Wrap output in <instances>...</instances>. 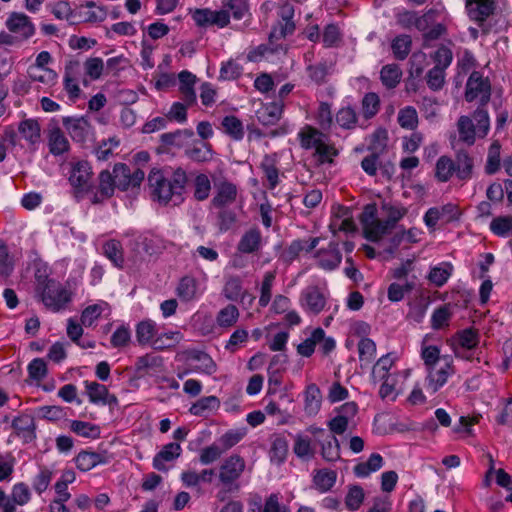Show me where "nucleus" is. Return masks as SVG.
<instances>
[{
  "instance_id": "nucleus-1",
  "label": "nucleus",
  "mask_w": 512,
  "mask_h": 512,
  "mask_svg": "<svg viewBox=\"0 0 512 512\" xmlns=\"http://www.w3.org/2000/svg\"><path fill=\"white\" fill-rule=\"evenodd\" d=\"M188 176L184 169L153 168L148 175L151 197L162 205H179L184 201Z\"/></svg>"
},
{
  "instance_id": "nucleus-2",
  "label": "nucleus",
  "mask_w": 512,
  "mask_h": 512,
  "mask_svg": "<svg viewBox=\"0 0 512 512\" xmlns=\"http://www.w3.org/2000/svg\"><path fill=\"white\" fill-rule=\"evenodd\" d=\"M222 9L212 11L208 8L195 9L192 19L199 27L216 25L224 28L230 23V11L236 20H241L249 11L248 0H222Z\"/></svg>"
},
{
  "instance_id": "nucleus-3",
  "label": "nucleus",
  "mask_w": 512,
  "mask_h": 512,
  "mask_svg": "<svg viewBox=\"0 0 512 512\" xmlns=\"http://www.w3.org/2000/svg\"><path fill=\"white\" fill-rule=\"evenodd\" d=\"M36 295L46 308L53 312H59L71 302L72 296L61 283L46 275L36 274Z\"/></svg>"
},
{
  "instance_id": "nucleus-4",
  "label": "nucleus",
  "mask_w": 512,
  "mask_h": 512,
  "mask_svg": "<svg viewBox=\"0 0 512 512\" xmlns=\"http://www.w3.org/2000/svg\"><path fill=\"white\" fill-rule=\"evenodd\" d=\"M466 9L469 18L475 21L484 34H488L491 26L487 20L497 9V0H466Z\"/></svg>"
},
{
  "instance_id": "nucleus-5",
  "label": "nucleus",
  "mask_w": 512,
  "mask_h": 512,
  "mask_svg": "<svg viewBox=\"0 0 512 512\" xmlns=\"http://www.w3.org/2000/svg\"><path fill=\"white\" fill-rule=\"evenodd\" d=\"M91 177L92 168L87 161H78L73 165L69 182L77 199H82L86 193L92 190Z\"/></svg>"
},
{
  "instance_id": "nucleus-6",
  "label": "nucleus",
  "mask_w": 512,
  "mask_h": 512,
  "mask_svg": "<svg viewBox=\"0 0 512 512\" xmlns=\"http://www.w3.org/2000/svg\"><path fill=\"white\" fill-rule=\"evenodd\" d=\"M480 98V106H485L490 101L491 85L488 78H483L480 72L473 71L466 83L465 99L472 102Z\"/></svg>"
},
{
  "instance_id": "nucleus-7",
  "label": "nucleus",
  "mask_w": 512,
  "mask_h": 512,
  "mask_svg": "<svg viewBox=\"0 0 512 512\" xmlns=\"http://www.w3.org/2000/svg\"><path fill=\"white\" fill-rule=\"evenodd\" d=\"M278 16L280 20L273 26L269 34L270 44H273L274 40H279L293 34L295 30V23L293 21L294 6L292 4H283L279 9Z\"/></svg>"
},
{
  "instance_id": "nucleus-8",
  "label": "nucleus",
  "mask_w": 512,
  "mask_h": 512,
  "mask_svg": "<svg viewBox=\"0 0 512 512\" xmlns=\"http://www.w3.org/2000/svg\"><path fill=\"white\" fill-rule=\"evenodd\" d=\"M453 360L450 356H443V365L439 368L433 367L427 371L426 377V389L431 393L437 392L442 386H444L448 380V377L454 373Z\"/></svg>"
},
{
  "instance_id": "nucleus-9",
  "label": "nucleus",
  "mask_w": 512,
  "mask_h": 512,
  "mask_svg": "<svg viewBox=\"0 0 512 512\" xmlns=\"http://www.w3.org/2000/svg\"><path fill=\"white\" fill-rule=\"evenodd\" d=\"M6 27L17 35L21 41L28 40L35 34V25L24 13L12 12L6 20Z\"/></svg>"
},
{
  "instance_id": "nucleus-10",
  "label": "nucleus",
  "mask_w": 512,
  "mask_h": 512,
  "mask_svg": "<svg viewBox=\"0 0 512 512\" xmlns=\"http://www.w3.org/2000/svg\"><path fill=\"white\" fill-rule=\"evenodd\" d=\"M245 469L244 459L237 455H231L220 467L219 479L226 487H230Z\"/></svg>"
},
{
  "instance_id": "nucleus-11",
  "label": "nucleus",
  "mask_w": 512,
  "mask_h": 512,
  "mask_svg": "<svg viewBox=\"0 0 512 512\" xmlns=\"http://www.w3.org/2000/svg\"><path fill=\"white\" fill-rule=\"evenodd\" d=\"M238 195L237 186L224 179L215 183V195L211 200V205L215 208H224L236 201Z\"/></svg>"
},
{
  "instance_id": "nucleus-12",
  "label": "nucleus",
  "mask_w": 512,
  "mask_h": 512,
  "mask_svg": "<svg viewBox=\"0 0 512 512\" xmlns=\"http://www.w3.org/2000/svg\"><path fill=\"white\" fill-rule=\"evenodd\" d=\"M62 123L73 141L83 143L90 132V123L83 117H63Z\"/></svg>"
},
{
  "instance_id": "nucleus-13",
  "label": "nucleus",
  "mask_w": 512,
  "mask_h": 512,
  "mask_svg": "<svg viewBox=\"0 0 512 512\" xmlns=\"http://www.w3.org/2000/svg\"><path fill=\"white\" fill-rule=\"evenodd\" d=\"M457 131L459 134L458 139L456 136L450 137V143L455 149L456 144L461 142L468 146H472L476 140V127L472 119L468 116H460L457 121Z\"/></svg>"
},
{
  "instance_id": "nucleus-14",
  "label": "nucleus",
  "mask_w": 512,
  "mask_h": 512,
  "mask_svg": "<svg viewBox=\"0 0 512 512\" xmlns=\"http://www.w3.org/2000/svg\"><path fill=\"white\" fill-rule=\"evenodd\" d=\"M182 448L180 444L171 442L162 447V449L153 458V467L162 472H167L166 462H172L180 457Z\"/></svg>"
},
{
  "instance_id": "nucleus-15",
  "label": "nucleus",
  "mask_w": 512,
  "mask_h": 512,
  "mask_svg": "<svg viewBox=\"0 0 512 512\" xmlns=\"http://www.w3.org/2000/svg\"><path fill=\"white\" fill-rule=\"evenodd\" d=\"M302 305L314 314H319L325 307L326 299L318 287L306 288L301 296Z\"/></svg>"
},
{
  "instance_id": "nucleus-16",
  "label": "nucleus",
  "mask_w": 512,
  "mask_h": 512,
  "mask_svg": "<svg viewBox=\"0 0 512 512\" xmlns=\"http://www.w3.org/2000/svg\"><path fill=\"white\" fill-rule=\"evenodd\" d=\"M283 107L282 101L267 103L256 112V117L265 126L275 125L281 118Z\"/></svg>"
},
{
  "instance_id": "nucleus-17",
  "label": "nucleus",
  "mask_w": 512,
  "mask_h": 512,
  "mask_svg": "<svg viewBox=\"0 0 512 512\" xmlns=\"http://www.w3.org/2000/svg\"><path fill=\"white\" fill-rule=\"evenodd\" d=\"M135 370L141 375L153 377L163 370V359L154 354H146L136 360Z\"/></svg>"
},
{
  "instance_id": "nucleus-18",
  "label": "nucleus",
  "mask_w": 512,
  "mask_h": 512,
  "mask_svg": "<svg viewBox=\"0 0 512 512\" xmlns=\"http://www.w3.org/2000/svg\"><path fill=\"white\" fill-rule=\"evenodd\" d=\"M48 147L49 152L54 156H59L69 151V141L57 125L51 126L48 129Z\"/></svg>"
},
{
  "instance_id": "nucleus-19",
  "label": "nucleus",
  "mask_w": 512,
  "mask_h": 512,
  "mask_svg": "<svg viewBox=\"0 0 512 512\" xmlns=\"http://www.w3.org/2000/svg\"><path fill=\"white\" fill-rule=\"evenodd\" d=\"M455 175L461 181L472 178L474 160L466 150H458L455 155Z\"/></svg>"
},
{
  "instance_id": "nucleus-20",
  "label": "nucleus",
  "mask_w": 512,
  "mask_h": 512,
  "mask_svg": "<svg viewBox=\"0 0 512 512\" xmlns=\"http://www.w3.org/2000/svg\"><path fill=\"white\" fill-rule=\"evenodd\" d=\"M318 256L319 266L325 270H334L339 266L342 260L338 244L335 242H331L327 249L320 250Z\"/></svg>"
},
{
  "instance_id": "nucleus-21",
  "label": "nucleus",
  "mask_w": 512,
  "mask_h": 512,
  "mask_svg": "<svg viewBox=\"0 0 512 512\" xmlns=\"http://www.w3.org/2000/svg\"><path fill=\"white\" fill-rule=\"evenodd\" d=\"M261 232L258 228H251L241 237L237 249L241 253L250 254L257 252L261 247Z\"/></svg>"
},
{
  "instance_id": "nucleus-22",
  "label": "nucleus",
  "mask_w": 512,
  "mask_h": 512,
  "mask_svg": "<svg viewBox=\"0 0 512 512\" xmlns=\"http://www.w3.org/2000/svg\"><path fill=\"white\" fill-rule=\"evenodd\" d=\"M321 447V456L328 462L340 459V444L335 435L329 433L317 443Z\"/></svg>"
},
{
  "instance_id": "nucleus-23",
  "label": "nucleus",
  "mask_w": 512,
  "mask_h": 512,
  "mask_svg": "<svg viewBox=\"0 0 512 512\" xmlns=\"http://www.w3.org/2000/svg\"><path fill=\"white\" fill-rule=\"evenodd\" d=\"M76 466L81 471H89L99 464L107 463V458L97 452L81 451L75 458Z\"/></svg>"
},
{
  "instance_id": "nucleus-24",
  "label": "nucleus",
  "mask_w": 512,
  "mask_h": 512,
  "mask_svg": "<svg viewBox=\"0 0 512 512\" xmlns=\"http://www.w3.org/2000/svg\"><path fill=\"white\" fill-rule=\"evenodd\" d=\"M177 296L184 302H189L197 297L198 282L192 276H184L180 279L176 289Z\"/></svg>"
},
{
  "instance_id": "nucleus-25",
  "label": "nucleus",
  "mask_w": 512,
  "mask_h": 512,
  "mask_svg": "<svg viewBox=\"0 0 512 512\" xmlns=\"http://www.w3.org/2000/svg\"><path fill=\"white\" fill-rule=\"evenodd\" d=\"M322 395L319 387L311 383L306 387L305 390V412L308 415H315L318 413L321 407Z\"/></svg>"
},
{
  "instance_id": "nucleus-26",
  "label": "nucleus",
  "mask_w": 512,
  "mask_h": 512,
  "mask_svg": "<svg viewBox=\"0 0 512 512\" xmlns=\"http://www.w3.org/2000/svg\"><path fill=\"white\" fill-rule=\"evenodd\" d=\"M383 466V457L379 453H372L367 461L358 463L353 471L357 477H367Z\"/></svg>"
},
{
  "instance_id": "nucleus-27",
  "label": "nucleus",
  "mask_w": 512,
  "mask_h": 512,
  "mask_svg": "<svg viewBox=\"0 0 512 512\" xmlns=\"http://www.w3.org/2000/svg\"><path fill=\"white\" fill-rule=\"evenodd\" d=\"M12 427L18 434L27 433L26 441H32L36 438L34 418L28 414L16 417L12 421Z\"/></svg>"
},
{
  "instance_id": "nucleus-28",
  "label": "nucleus",
  "mask_w": 512,
  "mask_h": 512,
  "mask_svg": "<svg viewBox=\"0 0 512 512\" xmlns=\"http://www.w3.org/2000/svg\"><path fill=\"white\" fill-rule=\"evenodd\" d=\"M188 358L197 361L199 364L195 370L211 375L216 372L217 365L214 360L204 351L192 350L188 354Z\"/></svg>"
},
{
  "instance_id": "nucleus-29",
  "label": "nucleus",
  "mask_w": 512,
  "mask_h": 512,
  "mask_svg": "<svg viewBox=\"0 0 512 512\" xmlns=\"http://www.w3.org/2000/svg\"><path fill=\"white\" fill-rule=\"evenodd\" d=\"M402 71L397 64H388L382 67L380 79L387 89H394L400 82Z\"/></svg>"
},
{
  "instance_id": "nucleus-30",
  "label": "nucleus",
  "mask_w": 512,
  "mask_h": 512,
  "mask_svg": "<svg viewBox=\"0 0 512 512\" xmlns=\"http://www.w3.org/2000/svg\"><path fill=\"white\" fill-rule=\"evenodd\" d=\"M298 136L300 138L301 146L304 149H316L322 139L327 138L325 134L311 126H306L299 132Z\"/></svg>"
},
{
  "instance_id": "nucleus-31",
  "label": "nucleus",
  "mask_w": 512,
  "mask_h": 512,
  "mask_svg": "<svg viewBox=\"0 0 512 512\" xmlns=\"http://www.w3.org/2000/svg\"><path fill=\"white\" fill-rule=\"evenodd\" d=\"M193 135L194 133L190 129H179L174 132L163 133L160 136V141L166 146L182 147Z\"/></svg>"
},
{
  "instance_id": "nucleus-32",
  "label": "nucleus",
  "mask_w": 512,
  "mask_h": 512,
  "mask_svg": "<svg viewBox=\"0 0 512 512\" xmlns=\"http://www.w3.org/2000/svg\"><path fill=\"white\" fill-rule=\"evenodd\" d=\"M323 336H325V331L322 328L314 329L310 337L297 346V352L303 357H310L315 351L316 344L321 342Z\"/></svg>"
},
{
  "instance_id": "nucleus-33",
  "label": "nucleus",
  "mask_w": 512,
  "mask_h": 512,
  "mask_svg": "<svg viewBox=\"0 0 512 512\" xmlns=\"http://www.w3.org/2000/svg\"><path fill=\"white\" fill-rule=\"evenodd\" d=\"M18 131L30 144L40 139V125L35 119H25L19 123Z\"/></svg>"
},
{
  "instance_id": "nucleus-34",
  "label": "nucleus",
  "mask_w": 512,
  "mask_h": 512,
  "mask_svg": "<svg viewBox=\"0 0 512 512\" xmlns=\"http://www.w3.org/2000/svg\"><path fill=\"white\" fill-rule=\"evenodd\" d=\"M455 174V163L449 156L438 158L435 167V177L440 182H447Z\"/></svg>"
},
{
  "instance_id": "nucleus-35",
  "label": "nucleus",
  "mask_w": 512,
  "mask_h": 512,
  "mask_svg": "<svg viewBox=\"0 0 512 512\" xmlns=\"http://www.w3.org/2000/svg\"><path fill=\"white\" fill-rule=\"evenodd\" d=\"M223 296L230 301H239L243 299L246 292L243 291L242 282L239 277H230L222 290Z\"/></svg>"
},
{
  "instance_id": "nucleus-36",
  "label": "nucleus",
  "mask_w": 512,
  "mask_h": 512,
  "mask_svg": "<svg viewBox=\"0 0 512 512\" xmlns=\"http://www.w3.org/2000/svg\"><path fill=\"white\" fill-rule=\"evenodd\" d=\"M337 474L335 471L320 469L313 478L316 488L324 493L329 491L336 483Z\"/></svg>"
},
{
  "instance_id": "nucleus-37",
  "label": "nucleus",
  "mask_w": 512,
  "mask_h": 512,
  "mask_svg": "<svg viewBox=\"0 0 512 512\" xmlns=\"http://www.w3.org/2000/svg\"><path fill=\"white\" fill-rule=\"evenodd\" d=\"M98 181V189L102 198H111L117 187L113 171L102 170L98 176Z\"/></svg>"
},
{
  "instance_id": "nucleus-38",
  "label": "nucleus",
  "mask_w": 512,
  "mask_h": 512,
  "mask_svg": "<svg viewBox=\"0 0 512 512\" xmlns=\"http://www.w3.org/2000/svg\"><path fill=\"white\" fill-rule=\"evenodd\" d=\"M412 39L409 35H399L391 43V49L397 60H404L411 51Z\"/></svg>"
},
{
  "instance_id": "nucleus-39",
  "label": "nucleus",
  "mask_w": 512,
  "mask_h": 512,
  "mask_svg": "<svg viewBox=\"0 0 512 512\" xmlns=\"http://www.w3.org/2000/svg\"><path fill=\"white\" fill-rule=\"evenodd\" d=\"M395 226H393L388 220L377 219L370 228L364 233L367 240L377 242L381 237L389 233Z\"/></svg>"
},
{
  "instance_id": "nucleus-40",
  "label": "nucleus",
  "mask_w": 512,
  "mask_h": 512,
  "mask_svg": "<svg viewBox=\"0 0 512 512\" xmlns=\"http://www.w3.org/2000/svg\"><path fill=\"white\" fill-rule=\"evenodd\" d=\"M219 407L220 401L216 396H205L190 407V413L196 416H202L206 411L217 410Z\"/></svg>"
},
{
  "instance_id": "nucleus-41",
  "label": "nucleus",
  "mask_w": 512,
  "mask_h": 512,
  "mask_svg": "<svg viewBox=\"0 0 512 512\" xmlns=\"http://www.w3.org/2000/svg\"><path fill=\"white\" fill-rule=\"evenodd\" d=\"M113 173L118 189L127 191L129 188H132L131 170L128 165L124 163H116L113 167Z\"/></svg>"
},
{
  "instance_id": "nucleus-42",
  "label": "nucleus",
  "mask_w": 512,
  "mask_h": 512,
  "mask_svg": "<svg viewBox=\"0 0 512 512\" xmlns=\"http://www.w3.org/2000/svg\"><path fill=\"white\" fill-rule=\"evenodd\" d=\"M222 126L226 134L234 140H242L244 137L243 124L236 116L228 115L222 120Z\"/></svg>"
},
{
  "instance_id": "nucleus-43",
  "label": "nucleus",
  "mask_w": 512,
  "mask_h": 512,
  "mask_svg": "<svg viewBox=\"0 0 512 512\" xmlns=\"http://www.w3.org/2000/svg\"><path fill=\"white\" fill-rule=\"evenodd\" d=\"M156 336V325L152 320H144L136 326V339L140 345L149 343Z\"/></svg>"
},
{
  "instance_id": "nucleus-44",
  "label": "nucleus",
  "mask_w": 512,
  "mask_h": 512,
  "mask_svg": "<svg viewBox=\"0 0 512 512\" xmlns=\"http://www.w3.org/2000/svg\"><path fill=\"white\" fill-rule=\"evenodd\" d=\"M399 125L408 130H414L418 125V114L414 107L406 106L400 109L397 117Z\"/></svg>"
},
{
  "instance_id": "nucleus-45",
  "label": "nucleus",
  "mask_w": 512,
  "mask_h": 512,
  "mask_svg": "<svg viewBox=\"0 0 512 512\" xmlns=\"http://www.w3.org/2000/svg\"><path fill=\"white\" fill-rule=\"evenodd\" d=\"M364 497V490L361 486H350L345 497L346 508L352 512L358 510L364 501Z\"/></svg>"
},
{
  "instance_id": "nucleus-46",
  "label": "nucleus",
  "mask_w": 512,
  "mask_h": 512,
  "mask_svg": "<svg viewBox=\"0 0 512 512\" xmlns=\"http://www.w3.org/2000/svg\"><path fill=\"white\" fill-rule=\"evenodd\" d=\"M105 256L111 260L116 267H122L123 253L121 243L116 240H109L103 246Z\"/></svg>"
},
{
  "instance_id": "nucleus-47",
  "label": "nucleus",
  "mask_w": 512,
  "mask_h": 512,
  "mask_svg": "<svg viewBox=\"0 0 512 512\" xmlns=\"http://www.w3.org/2000/svg\"><path fill=\"white\" fill-rule=\"evenodd\" d=\"M239 317V311L233 304H229L221 309L217 314V323L220 327H231Z\"/></svg>"
},
{
  "instance_id": "nucleus-48",
  "label": "nucleus",
  "mask_w": 512,
  "mask_h": 512,
  "mask_svg": "<svg viewBox=\"0 0 512 512\" xmlns=\"http://www.w3.org/2000/svg\"><path fill=\"white\" fill-rule=\"evenodd\" d=\"M243 73V67L241 64L233 59L223 62L220 68V80H235L238 79Z\"/></svg>"
},
{
  "instance_id": "nucleus-49",
  "label": "nucleus",
  "mask_w": 512,
  "mask_h": 512,
  "mask_svg": "<svg viewBox=\"0 0 512 512\" xmlns=\"http://www.w3.org/2000/svg\"><path fill=\"white\" fill-rule=\"evenodd\" d=\"M293 450L299 458H312L315 454L311 439L301 434L296 435Z\"/></svg>"
},
{
  "instance_id": "nucleus-50",
  "label": "nucleus",
  "mask_w": 512,
  "mask_h": 512,
  "mask_svg": "<svg viewBox=\"0 0 512 512\" xmlns=\"http://www.w3.org/2000/svg\"><path fill=\"white\" fill-rule=\"evenodd\" d=\"M288 452V443L284 437L277 436L274 438L271 449L270 458L278 464L283 463L286 459Z\"/></svg>"
},
{
  "instance_id": "nucleus-51",
  "label": "nucleus",
  "mask_w": 512,
  "mask_h": 512,
  "mask_svg": "<svg viewBox=\"0 0 512 512\" xmlns=\"http://www.w3.org/2000/svg\"><path fill=\"white\" fill-rule=\"evenodd\" d=\"M500 149L501 145L495 141L491 144L488 151L485 172L488 175L495 174L500 168Z\"/></svg>"
},
{
  "instance_id": "nucleus-52",
  "label": "nucleus",
  "mask_w": 512,
  "mask_h": 512,
  "mask_svg": "<svg viewBox=\"0 0 512 512\" xmlns=\"http://www.w3.org/2000/svg\"><path fill=\"white\" fill-rule=\"evenodd\" d=\"M415 288V282L406 281L404 285L391 283L388 287L387 295L391 302H398L404 298L405 293L411 292Z\"/></svg>"
},
{
  "instance_id": "nucleus-53",
  "label": "nucleus",
  "mask_w": 512,
  "mask_h": 512,
  "mask_svg": "<svg viewBox=\"0 0 512 512\" xmlns=\"http://www.w3.org/2000/svg\"><path fill=\"white\" fill-rule=\"evenodd\" d=\"M421 357L424 361L426 370L436 367L440 362H443V356L440 355V349L435 345L422 347Z\"/></svg>"
},
{
  "instance_id": "nucleus-54",
  "label": "nucleus",
  "mask_w": 512,
  "mask_h": 512,
  "mask_svg": "<svg viewBox=\"0 0 512 512\" xmlns=\"http://www.w3.org/2000/svg\"><path fill=\"white\" fill-rule=\"evenodd\" d=\"M380 107V99L376 93H367L362 100V110L365 119H371L374 117Z\"/></svg>"
},
{
  "instance_id": "nucleus-55",
  "label": "nucleus",
  "mask_w": 512,
  "mask_h": 512,
  "mask_svg": "<svg viewBox=\"0 0 512 512\" xmlns=\"http://www.w3.org/2000/svg\"><path fill=\"white\" fill-rule=\"evenodd\" d=\"M358 353L360 362L371 363L376 354L375 342L370 338H362L358 343Z\"/></svg>"
},
{
  "instance_id": "nucleus-56",
  "label": "nucleus",
  "mask_w": 512,
  "mask_h": 512,
  "mask_svg": "<svg viewBox=\"0 0 512 512\" xmlns=\"http://www.w3.org/2000/svg\"><path fill=\"white\" fill-rule=\"evenodd\" d=\"M337 123L345 129H353L357 123L356 111L350 107L341 108L336 114Z\"/></svg>"
},
{
  "instance_id": "nucleus-57",
  "label": "nucleus",
  "mask_w": 512,
  "mask_h": 512,
  "mask_svg": "<svg viewBox=\"0 0 512 512\" xmlns=\"http://www.w3.org/2000/svg\"><path fill=\"white\" fill-rule=\"evenodd\" d=\"M194 197L198 201L206 200L211 190V183L207 175L198 174L194 180Z\"/></svg>"
},
{
  "instance_id": "nucleus-58",
  "label": "nucleus",
  "mask_w": 512,
  "mask_h": 512,
  "mask_svg": "<svg viewBox=\"0 0 512 512\" xmlns=\"http://www.w3.org/2000/svg\"><path fill=\"white\" fill-rule=\"evenodd\" d=\"M85 387L89 397V401L94 404H102L105 396H107L108 389L105 385L98 382H85Z\"/></svg>"
},
{
  "instance_id": "nucleus-59",
  "label": "nucleus",
  "mask_w": 512,
  "mask_h": 512,
  "mask_svg": "<svg viewBox=\"0 0 512 512\" xmlns=\"http://www.w3.org/2000/svg\"><path fill=\"white\" fill-rule=\"evenodd\" d=\"M71 430L83 437L96 438L100 434L99 427L89 422L74 420L71 422Z\"/></svg>"
},
{
  "instance_id": "nucleus-60",
  "label": "nucleus",
  "mask_w": 512,
  "mask_h": 512,
  "mask_svg": "<svg viewBox=\"0 0 512 512\" xmlns=\"http://www.w3.org/2000/svg\"><path fill=\"white\" fill-rule=\"evenodd\" d=\"M426 82L431 90H441L445 84V70H443L440 66L433 67L426 74Z\"/></svg>"
},
{
  "instance_id": "nucleus-61",
  "label": "nucleus",
  "mask_w": 512,
  "mask_h": 512,
  "mask_svg": "<svg viewBox=\"0 0 512 512\" xmlns=\"http://www.w3.org/2000/svg\"><path fill=\"white\" fill-rule=\"evenodd\" d=\"M491 231L501 237H505L512 230V216H499L490 223Z\"/></svg>"
},
{
  "instance_id": "nucleus-62",
  "label": "nucleus",
  "mask_w": 512,
  "mask_h": 512,
  "mask_svg": "<svg viewBox=\"0 0 512 512\" xmlns=\"http://www.w3.org/2000/svg\"><path fill=\"white\" fill-rule=\"evenodd\" d=\"M330 68L331 65H328L327 62H320L316 65H309L307 67L308 76L316 84H322L325 82Z\"/></svg>"
},
{
  "instance_id": "nucleus-63",
  "label": "nucleus",
  "mask_w": 512,
  "mask_h": 512,
  "mask_svg": "<svg viewBox=\"0 0 512 512\" xmlns=\"http://www.w3.org/2000/svg\"><path fill=\"white\" fill-rule=\"evenodd\" d=\"M84 69L87 76L92 80H97L101 77L105 70L104 62L99 57L88 58L84 63Z\"/></svg>"
},
{
  "instance_id": "nucleus-64",
  "label": "nucleus",
  "mask_w": 512,
  "mask_h": 512,
  "mask_svg": "<svg viewBox=\"0 0 512 512\" xmlns=\"http://www.w3.org/2000/svg\"><path fill=\"white\" fill-rule=\"evenodd\" d=\"M261 512H291L287 505L280 503V494H270L264 502Z\"/></svg>"
}]
</instances>
